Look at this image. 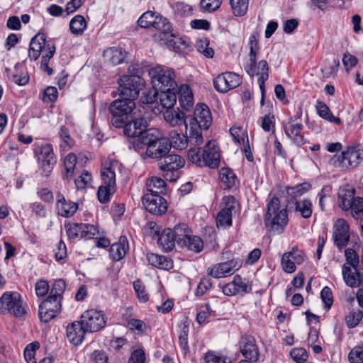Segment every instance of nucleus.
I'll list each match as a JSON object with an SVG mask.
<instances>
[{
  "instance_id": "obj_55",
  "label": "nucleus",
  "mask_w": 363,
  "mask_h": 363,
  "mask_svg": "<svg viewBox=\"0 0 363 363\" xmlns=\"http://www.w3.org/2000/svg\"><path fill=\"white\" fill-rule=\"evenodd\" d=\"M222 4V0H201L200 8L204 12H213L218 9Z\"/></svg>"
},
{
  "instance_id": "obj_4",
  "label": "nucleus",
  "mask_w": 363,
  "mask_h": 363,
  "mask_svg": "<svg viewBox=\"0 0 363 363\" xmlns=\"http://www.w3.org/2000/svg\"><path fill=\"white\" fill-rule=\"evenodd\" d=\"M135 108V101L131 99L121 97L112 101L108 106L112 125L116 128H121L128 118H131V113Z\"/></svg>"
},
{
  "instance_id": "obj_61",
  "label": "nucleus",
  "mask_w": 363,
  "mask_h": 363,
  "mask_svg": "<svg viewBox=\"0 0 363 363\" xmlns=\"http://www.w3.org/2000/svg\"><path fill=\"white\" fill-rule=\"evenodd\" d=\"M320 298L324 303V308L329 310L333 303L332 290L328 286H325L320 291Z\"/></svg>"
},
{
  "instance_id": "obj_56",
  "label": "nucleus",
  "mask_w": 363,
  "mask_h": 363,
  "mask_svg": "<svg viewBox=\"0 0 363 363\" xmlns=\"http://www.w3.org/2000/svg\"><path fill=\"white\" fill-rule=\"evenodd\" d=\"M159 97L160 91L153 88V89L143 92L140 101L143 104H152L157 102Z\"/></svg>"
},
{
  "instance_id": "obj_7",
  "label": "nucleus",
  "mask_w": 363,
  "mask_h": 363,
  "mask_svg": "<svg viewBox=\"0 0 363 363\" xmlns=\"http://www.w3.org/2000/svg\"><path fill=\"white\" fill-rule=\"evenodd\" d=\"M145 80L137 74H126L118 79L120 97H125L135 101L140 91L145 86Z\"/></svg>"
},
{
  "instance_id": "obj_30",
  "label": "nucleus",
  "mask_w": 363,
  "mask_h": 363,
  "mask_svg": "<svg viewBox=\"0 0 363 363\" xmlns=\"http://www.w3.org/2000/svg\"><path fill=\"white\" fill-rule=\"evenodd\" d=\"M311 189V184L308 182H303L294 186H286V192L290 197V199L288 200V205H291V203H292V201H298V198L306 194Z\"/></svg>"
},
{
  "instance_id": "obj_27",
  "label": "nucleus",
  "mask_w": 363,
  "mask_h": 363,
  "mask_svg": "<svg viewBox=\"0 0 363 363\" xmlns=\"http://www.w3.org/2000/svg\"><path fill=\"white\" fill-rule=\"evenodd\" d=\"M56 209L58 215L65 218H69L77 212L78 204L75 202L67 201L64 196H62L56 203Z\"/></svg>"
},
{
  "instance_id": "obj_14",
  "label": "nucleus",
  "mask_w": 363,
  "mask_h": 363,
  "mask_svg": "<svg viewBox=\"0 0 363 363\" xmlns=\"http://www.w3.org/2000/svg\"><path fill=\"white\" fill-rule=\"evenodd\" d=\"M145 208L150 213L157 216L164 214L167 211V203L161 194L147 193L142 198Z\"/></svg>"
},
{
  "instance_id": "obj_18",
  "label": "nucleus",
  "mask_w": 363,
  "mask_h": 363,
  "mask_svg": "<svg viewBox=\"0 0 363 363\" xmlns=\"http://www.w3.org/2000/svg\"><path fill=\"white\" fill-rule=\"evenodd\" d=\"M38 154V160L42 162L41 174L43 177H48L50 176L57 163V159L55 156L52 146L50 144L43 145Z\"/></svg>"
},
{
  "instance_id": "obj_36",
  "label": "nucleus",
  "mask_w": 363,
  "mask_h": 363,
  "mask_svg": "<svg viewBox=\"0 0 363 363\" xmlns=\"http://www.w3.org/2000/svg\"><path fill=\"white\" fill-rule=\"evenodd\" d=\"M167 138L170 143V148L172 147L177 150H184L188 146L189 143L190 144L189 136L186 137L176 130L171 131Z\"/></svg>"
},
{
  "instance_id": "obj_17",
  "label": "nucleus",
  "mask_w": 363,
  "mask_h": 363,
  "mask_svg": "<svg viewBox=\"0 0 363 363\" xmlns=\"http://www.w3.org/2000/svg\"><path fill=\"white\" fill-rule=\"evenodd\" d=\"M333 238L335 245L340 250L345 248L350 239V225L343 218H339L334 225Z\"/></svg>"
},
{
  "instance_id": "obj_33",
  "label": "nucleus",
  "mask_w": 363,
  "mask_h": 363,
  "mask_svg": "<svg viewBox=\"0 0 363 363\" xmlns=\"http://www.w3.org/2000/svg\"><path fill=\"white\" fill-rule=\"evenodd\" d=\"M355 190L353 188L340 189L338 193L339 206L345 211L352 208V200L354 197Z\"/></svg>"
},
{
  "instance_id": "obj_22",
  "label": "nucleus",
  "mask_w": 363,
  "mask_h": 363,
  "mask_svg": "<svg viewBox=\"0 0 363 363\" xmlns=\"http://www.w3.org/2000/svg\"><path fill=\"white\" fill-rule=\"evenodd\" d=\"M203 165L216 168L220 164V154L214 143L208 141L202 150Z\"/></svg>"
},
{
  "instance_id": "obj_45",
  "label": "nucleus",
  "mask_w": 363,
  "mask_h": 363,
  "mask_svg": "<svg viewBox=\"0 0 363 363\" xmlns=\"http://www.w3.org/2000/svg\"><path fill=\"white\" fill-rule=\"evenodd\" d=\"M77 164V156L74 153H69L64 160L65 174L63 178L67 181L71 180Z\"/></svg>"
},
{
  "instance_id": "obj_31",
  "label": "nucleus",
  "mask_w": 363,
  "mask_h": 363,
  "mask_svg": "<svg viewBox=\"0 0 363 363\" xmlns=\"http://www.w3.org/2000/svg\"><path fill=\"white\" fill-rule=\"evenodd\" d=\"M219 177L223 184L224 189H230L239 184V180L236 174L228 167H222L220 169Z\"/></svg>"
},
{
  "instance_id": "obj_58",
  "label": "nucleus",
  "mask_w": 363,
  "mask_h": 363,
  "mask_svg": "<svg viewBox=\"0 0 363 363\" xmlns=\"http://www.w3.org/2000/svg\"><path fill=\"white\" fill-rule=\"evenodd\" d=\"M363 316V313L360 311H352L345 317V322L348 328H353L356 327Z\"/></svg>"
},
{
  "instance_id": "obj_5",
  "label": "nucleus",
  "mask_w": 363,
  "mask_h": 363,
  "mask_svg": "<svg viewBox=\"0 0 363 363\" xmlns=\"http://www.w3.org/2000/svg\"><path fill=\"white\" fill-rule=\"evenodd\" d=\"M147 125L148 123L144 118L140 117L135 119L128 118V120L121 128L125 136L133 138L132 145L136 150H141L145 137L147 135V133L149 132Z\"/></svg>"
},
{
  "instance_id": "obj_60",
  "label": "nucleus",
  "mask_w": 363,
  "mask_h": 363,
  "mask_svg": "<svg viewBox=\"0 0 363 363\" xmlns=\"http://www.w3.org/2000/svg\"><path fill=\"white\" fill-rule=\"evenodd\" d=\"M290 355L296 363H304L306 362L308 354L303 348H294L290 352Z\"/></svg>"
},
{
  "instance_id": "obj_41",
  "label": "nucleus",
  "mask_w": 363,
  "mask_h": 363,
  "mask_svg": "<svg viewBox=\"0 0 363 363\" xmlns=\"http://www.w3.org/2000/svg\"><path fill=\"white\" fill-rule=\"evenodd\" d=\"M147 193L164 194L167 191V184L164 179L158 177H152L147 184Z\"/></svg>"
},
{
  "instance_id": "obj_26",
  "label": "nucleus",
  "mask_w": 363,
  "mask_h": 363,
  "mask_svg": "<svg viewBox=\"0 0 363 363\" xmlns=\"http://www.w3.org/2000/svg\"><path fill=\"white\" fill-rule=\"evenodd\" d=\"M194 115L198 118L200 123V128L203 130H208L212 123L211 113L207 105L199 104L194 108Z\"/></svg>"
},
{
  "instance_id": "obj_25",
  "label": "nucleus",
  "mask_w": 363,
  "mask_h": 363,
  "mask_svg": "<svg viewBox=\"0 0 363 363\" xmlns=\"http://www.w3.org/2000/svg\"><path fill=\"white\" fill-rule=\"evenodd\" d=\"M5 73L9 79H11L18 85L24 86L29 82L28 72L20 63L15 65L13 71L9 68H5Z\"/></svg>"
},
{
  "instance_id": "obj_47",
  "label": "nucleus",
  "mask_w": 363,
  "mask_h": 363,
  "mask_svg": "<svg viewBox=\"0 0 363 363\" xmlns=\"http://www.w3.org/2000/svg\"><path fill=\"white\" fill-rule=\"evenodd\" d=\"M348 150L342 152L340 155H333L329 161V164L332 166L336 167H340L342 169H349L350 168V164H347L349 162L348 157L349 155Z\"/></svg>"
},
{
  "instance_id": "obj_34",
  "label": "nucleus",
  "mask_w": 363,
  "mask_h": 363,
  "mask_svg": "<svg viewBox=\"0 0 363 363\" xmlns=\"http://www.w3.org/2000/svg\"><path fill=\"white\" fill-rule=\"evenodd\" d=\"M179 94L178 99L181 107L188 111L193 106V94L189 86L187 85H182L177 91Z\"/></svg>"
},
{
  "instance_id": "obj_12",
  "label": "nucleus",
  "mask_w": 363,
  "mask_h": 363,
  "mask_svg": "<svg viewBox=\"0 0 363 363\" xmlns=\"http://www.w3.org/2000/svg\"><path fill=\"white\" fill-rule=\"evenodd\" d=\"M81 322L88 333H93L101 330L106 325L104 314L95 309L86 310L80 316Z\"/></svg>"
},
{
  "instance_id": "obj_63",
  "label": "nucleus",
  "mask_w": 363,
  "mask_h": 363,
  "mask_svg": "<svg viewBox=\"0 0 363 363\" xmlns=\"http://www.w3.org/2000/svg\"><path fill=\"white\" fill-rule=\"evenodd\" d=\"M352 216L354 218H358L359 214L363 213V197H354L352 203Z\"/></svg>"
},
{
  "instance_id": "obj_53",
  "label": "nucleus",
  "mask_w": 363,
  "mask_h": 363,
  "mask_svg": "<svg viewBox=\"0 0 363 363\" xmlns=\"http://www.w3.org/2000/svg\"><path fill=\"white\" fill-rule=\"evenodd\" d=\"M345 257L346 259V264L350 268L355 269L358 267L359 263V257L357 252L352 249L347 248L345 251Z\"/></svg>"
},
{
  "instance_id": "obj_38",
  "label": "nucleus",
  "mask_w": 363,
  "mask_h": 363,
  "mask_svg": "<svg viewBox=\"0 0 363 363\" xmlns=\"http://www.w3.org/2000/svg\"><path fill=\"white\" fill-rule=\"evenodd\" d=\"M177 88L176 89L160 91L159 100L160 105L167 109L172 108L177 102Z\"/></svg>"
},
{
  "instance_id": "obj_49",
  "label": "nucleus",
  "mask_w": 363,
  "mask_h": 363,
  "mask_svg": "<svg viewBox=\"0 0 363 363\" xmlns=\"http://www.w3.org/2000/svg\"><path fill=\"white\" fill-rule=\"evenodd\" d=\"M174 14L177 17H188L192 14L191 6L184 2H176L172 6Z\"/></svg>"
},
{
  "instance_id": "obj_54",
  "label": "nucleus",
  "mask_w": 363,
  "mask_h": 363,
  "mask_svg": "<svg viewBox=\"0 0 363 363\" xmlns=\"http://www.w3.org/2000/svg\"><path fill=\"white\" fill-rule=\"evenodd\" d=\"M292 252H285L281 257V266L283 270L286 273H293L296 271V265L291 257Z\"/></svg>"
},
{
  "instance_id": "obj_3",
  "label": "nucleus",
  "mask_w": 363,
  "mask_h": 363,
  "mask_svg": "<svg viewBox=\"0 0 363 363\" xmlns=\"http://www.w3.org/2000/svg\"><path fill=\"white\" fill-rule=\"evenodd\" d=\"M147 135L145 137L141 150L146 148V155L152 159H162L170 150L169 139L163 137L162 133L156 128H149Z\"/></svg>"
},
{
  "instance_id": "obj_1",
  "label": "nucleus",
  "mask_w": 363,
  "mask_h": 363,
  "mask_svg": "<svg viewBox=\"0 0 363 363\" xmlns=\"http://www.w3.org/2000/svg\"><path fill=\"white\" fill-rule=\"evenodd\" d=\"M56 51L55 44L51 41H47L45 33L39 32L32 38L28 50V57L30 60H36L42 52L41 68L50 76L53 74V69L48 66L50 60L53 57Z\"/></svg>"
},
{
  "instance_id": "obj_51",
  "label": "nucleus",
  "mask_w": 363,
  "mask_h": 363,
  "mask_svg": "<svg viewBox=\"0 0 363 363\" xmlns=\"http://www.w3.org/2000/svg\"><path fill=\"white\" fill-rule=\"evenodd\" d=\"M232 213L220 210L216 217L217 226L226 228L232 225Z\"/></svg>"
},
{
  "instance_id": "obj_15",
  "label": "nucleus",
  "mask_w": 363,
  "mask_h": 363,
  "mask_svg": "<svg viewBox=\"0 0 363 363\" xmlns=\"http://www.w3.org/2000/svg\"><path fill=\"white\" fill-rule=\"evenodd\" d=\"M242 82L240 75L235 72H226L218 75L213 79L214 88L220 93H226L238 87Z\"/></svg>"
},
{
  "instance_id": "obj_19",
  "label": "nucleus",
  "mask_w": 363,
  "mask_h": 363,
  "mask_svg": "<svg viewBox=\"0 0 363 363\" xmlns=\"http://www.w3.org/2000/svg\"><path fill=\"white\" fill-rule=\"evenodd\" d=\"M240 352L242 356L250 361H257L259 355V348L254 336L242 335L239 341Z\"/></svg>"
},
{
  "instance_id": "obj_62",
  "label": "nucleus",
  "mask_w": 363,
  "mask_h": 363,
  "mask_svg": "<svg viewBox=\"0 0 363 363\" xmlns=\"http://www.w3.org/2000/svg\"><path fill=\"white\" fill-rule=\"evenodd\" d=\"M66 288L65 281L63 279L55 280L52 284L50 295L57 296L62 300V294Z\"/></svg>"
},
{
  "instance_id": "obj_37",
  "label": "nucleus",
  "mask_w": 363,
  "mask_h": 363,
  "mask_svg": "<svg viewBox=\"0 0 363 363\" xmlns=\"http://www.w3.org/2000/svg\"><path fill=\"white\" fill-rule=\"evenodd\" d=\"M157 243L162 246L166 251H171L177 240L174 239V233L171 228H167L162 230L160 235H158Z\"/></svg>"
},
{
  "instance_id": "obj_23",
  "label": "nucleus",
  "mask_w": 363,
  "mask_h": 363,
  "mask_svg": "<svg viewBox=\"0 0 363 363\" xmlns=\"http://www.w3.org/2000/svg\"><path fill=\"white\" fill-rule=\"evenodd\" d=\"M283 129L286 136L296 146L301 147L306 143V140L301 133V132L303 129V125L302 123H283Z\"/></svg>"
},
{
  "instance_id": "obj_32",
  "label": "nucleus",
  "mask_w": 363,
  "mask_h": 363,
  "mask_svg": "<svg viewBox=\"0 0 363 363\" xmlns=\"http://www.w3.org/2000/svg\"><path fill=\"white\" fill-rule=\"evenodd\" d=\"M289 206V209H294L296 212H299L303 218H309L313 213V204L311 200L303 199V201H292Z\"/></svg>"
},
{
  "instance_id": "obj_44",
  "label": "nucleus",
  "mask_w": 363,
  "mask_h": 363,
  "mask_svg": "<svg viewBox=\"0 0 363 363\" xmlns=\"http://www.w3.org/2000/svg\"><path fill=\"white\" fill-rule=\"evenodd\" d=\"M180 246L186 247L189 250L198 253L202 251L203 242L199 236L190 235L188 238H186V241L183 242Z\"/></svg>"
},
{
  "instance_id": "obj_9",
  "label": "nucleus",
  "mask_w": 363,
  "mask_h": 363,
  "mask_svg": "<svg viewBox=\"0 0 363 363\" xmlns=\"http://www.w3.org/2000/svg\"><path fill=\"white\" fill-rule=\"evenodd\" d=\"M102 184L97 191V197L101 203H107L116 191V174L111 166L104 167L101 170Z\"/></svg>"
},
{
  "instance_id": "obj_48",
  "label": "nucleus",
  "mask_w": 363,
  "mask_h": 363,
  "mask_svg": "<svg viewBox=\"0 0 363 363\" xmlns=\"http://www.w3.org/2000/svg\"><path fill=\"white\" fill-rule=\"evenodd\" d=\"M256 69H257V71H256V75L259 77L257 82L259 86H262L269 78V67L267 62L264 60H260L258 64H257Z\"/></svg>"
},
{
  "instance_id": "obj_59",
  "label": "nucleus",
  "mask_w": 363,
  "mask_h": 363,
  "mask_svg": "<svg viewBox=\"0 0 363 363\" xmlns=\"http://www.w3.org/2000/svg\"><path fill=\"white\" fill-rule=\"evenodd\" d=\"M259 33L257 31L253 32L249 38L250 43V53L249 56L257 57V55L260 49L259 45Z\"/></svg>"
},
{
  "instance_id": "obj_39",
  "label": "nucleus",
  "mask_w": 363,
  "mask_h": 363,
  "mask_svg": "<svg viewBox=\"0 0 363 363\" xmlns=\"http://www.w3.org/2000/svg\"><path fill=\"white\" fill-rule=\"evenodd\" d=\"M166 122L172 126L179 125L183 123L184 113L180 110L174 111L171 108L167 109L163 113Z\"/></svg>"
},
{
  "instance_id": "obj_24",
  "label": "nucleus",
  "mask_w": 363,
  "mask_h": 363,
  "mask_svg": "<svg viewBox=\"0 0 363 363\" xmlns=\"http://www.w3.org/2000/svg\"><path fill=\"white\" fill-rule=\"evenodd\" d=\"M352 271L350 267L344 264L342 267L343 279L345 284L352 288H356L363 284V274H362L357 267Z\"/></svg>"
},
{
  "instance_id": "obj_8",
  "label": "nucleus",
  "mask_w": 363,
  "mask_h": 363,
  "mask_svg": "<svg viewBox=\"0 0 363 363\" xmlns=\"http://www.w3.org/2000/svg\"><path fill=\"white\" fill-rule=\"evenodd\" d=\"M149 74L151 77L152 87L156 90L176 89L177 87L173 69H164L157 66L152 68Z\"/></svg>"
},
{
  "instance_id": "obj_10",
  "label": "nucleus",
  "mask_w": 363,
  "mask_h": 363,
  "mask_svg": "<svg viewBox=\"0 0 363 363\" xmlns=\"http://www.w3.org/2000/svg\"><path fill=\"white\" fill-rule=\"evenodd\" d=\"M184 160L177 154H167L160 159L158 165L160 170L164 172V177L167 180L175 182L179 178L178 170L184 167Z\"/></svg>"
},
{
  "instance_id": "obj_64",
  "label": "nucleus",
  "mask_w": 363,
  "mask_h": 363,
  "mask_svg": "<svg viewBox=\"0 0 363 363\" xmlns=\"http://www.w3.org/2000/svg\"><path fill=\"white\" fill-rule=\"evenodd\" d=\"M350 363H363V346L354 347L348 354Z\"/></svg>"
},
{
  "instance_id": "obj_35",
  "label": "nucleus",
  "mask_w": 363,
  "mask_h": 363,
  "mask_svg": "<svg viewBox=\"0 0 363 363\" xmlns=\"http://www.w3.org/2000/svg\"><path fill=\"white\" fill-rule=\"evenodd\" d=\"M103 55L106 60L113 65L121 64L125 58V53L122 49L115 47L106 49Z\"/></svg>"
},
{
  "instance_id": "obj_29",
  "label": "nucleus",
  "mask_w": 363,
  "mask_h": 363,
  "mask_svg": "<svg viewBox=\"0 0 363 363\" xmlns=\"http://www.w3.org/2000/svg\"><path fill=\"white\" fill-rule=\"evenodd\" d=\"M129 249L128 242L125 236H121L118 242L113 244L110 247V255L115 261L123 258Z\"/></svg>"
},
{
  "instance_id": "obj_43",
  "label": "nucleus",
  "mask_w": 363,
  "mask_h": 363,
  "mask_svg": "<svg viewBox=\"0 0 363 363\" xmlns=\"http://www.w3.org/2000/svg\"><path fill=\"white\" fill-rule=\"evenodd\" d=\"M70 31L74 35L82 34L86 28V22L84 16L77 15L69 22Z\"/></svg>"
},
{
  "instance_id": "obj_28",
  "label": "nucleus",
  "mask_w": 363,
  "mask_h": 363,
  "mask_svg": "<svg viewBox=\"0 0 363 363\" xmlns=\"http://www.w3.org/2000/svg\"><path fill=\"white\" fill-rule=\"evenodd\" d=\"M146 259L150 264L158 269L169 270L173 268L172 260L166 256L147 252Z\"/></svg>"
},
{
  "instance_id": "obj_6",
  "label": "nucleus",
  "mask_w": 363,
  "mask_h": 363,
  "mask_svg": "<svg viewBox=\"0 0 363 363\" xmlns=\"http://www.w3.org/2000/svg\"><path fill=\"white\" fill-rule=\"evenodd\" d=\"M138 24L140 27L147 28L152 27L161 31L160 35H170L172 34V26L168 19L161 14L148 11L141 15L138 20Z\"/></svg>"
},
{
  "instance_id": "obj_20",
  "label": "nucleus",
  "mask_w": 363,
  "mask_h": 363,
  "mask_svg": "<svg viewBox=\"0 0 363 363\" xmlns=\"http://www.w3.org/2000/svg\"><path fill=\"white\" fill-rule=\"evenodd\" d=\"M183 123L185 125L186 129L189 130V140L190 144L194 142L195 145H201L203 142V135L201 134L200 123L196 116H188L184 118Z\"/></svg>"
},
{
  "instance_id": "obj_50",
  "label": "nucleus",
  "mask_w": 363,
  "mask_h": 363,
  "mask_svg": "<svg viewBox=\"0 0 363 363\" xmlns=\"http://www.w3.org/2000/svg\"><path fill=\"white\" fill-rule=\"evenodd\" d=\"M230 4L235 16H243L247 11L249 0H230Z\"/></svg>"
},
{
  "instance_id": "obj_13",
  "label": "nucleus",
  "mask_w": 363,
  "mask_h": 363,
  "mask_svg": "<svg viewBox=\"0 0 363 363\" xmlns=\"http://www.w3.org/2000/svg\"><path fill=\"white\" fill-rule=\"evenodd\" d=\"M62 300L53 295L44 300L39 306L38 315L41 321L48 323L60 312Z\"/></svg>"
},
{
  "instance_id": "obj_2",
  "label": "nucleus",
  "mask_w": 363,
  "mask_h": 363,
  "mask_svg": "<svg viewBox=\"0 0 363 363\" xmlns=\"http://www.w3.org/2000/svg\"><path fill=\"white\" fill-rule=\"evenodd\" d=\"M289 222L287 206L281 208L280 200L273 196L267 204L264 223L267 228L274 234H281Z\"/></svg>"
},
{
  "instance_id": "obj_21",
  "label": "nucleus",
  "mask_w": 363,
  "mask_h": 363,
  "mask_svg": "<svg viewBox=\"0 0 363 363\" xmlns=\"http://www.w3.org/2000/svg\"><path fill=\"white\" fill-rule=\"evenodd\" d=\"M86 333L88 332L80 320L69 323L66 328L67 338L74 346L82 345Z\"/></svg>"
},
{
  "instance_id": "obj_46",
  "label": "nucleus",
  "mask_w": 363,
  "mask_h": 363,
  "mask_svg": "<svg viewBox=\"0 0 363 363\" xmlns=\"http://www.w3.org/2000/svg\"><path fill=\"white\" fill-rule=\"evenodd\" d=\"M190 145H194V147H191L188 151V160L197 166L202 167L203 165V159L202 150L198 147L199 145H195L194 141Z\"/></svg>"
},
{
  "instance_id": "obj_40",
  "label": "nucleus",
  "mask_w": 363,
  "mask_h": 363,
  "mask_svg": "<svg viewBox=\"0 0 363 363\" xmlns=\"http://www.w3.org/2000/svg\"><path fill=\"white\" fill-rule=\"evenodd\" d=\"M172 34L173 36H170L169 35H162V38L165 39L166 43L169 48L177 52L185 49L189 46V43L184 38H177L174 33H172Z\"/></svg>"
},
{
  "instance_id": "obj_11",
  "label": "nucleus",
  "mask_w": 363,
  "mask_h": 363,
  "mask_svg": "<svg viewBox=\"0 0 363 363\" xmlns=\"http://www.w3.org/2000/svg\"><path fill=\"white\" fill-rule=\"evenodd\" d=\"M0 311L3 313H10L16 317H22L26 313L21 295L16 291H6L0 298Z\"/></svg>"
},
{
  "instance_id": "obj_16",
  "label": "nucleus",
  "mask_w": 363,
  "mask_h": 363,
  "mask_svg": "<svg viewBox=\"0 0 363 363\" xmlns=\"http://www.w3.org/2000/svg\"><path fill=\"white\" fill-rule=\"evenodd\" d=\"M241 264L242 262L240 259H231L216 264L208 268V274L215 279L226 277L233 274L241 267Z\"/></svg>"
},
{
  "instance_id": "obj_52",
  "label": "nucleus",
  "mask_w": 363,
  "mask_h": 363,
  "mask_svg": "<svg viewBox=\"0 0 363 363\" xmlns=\"http://www.w3.org/2000/svg\"><path fill=\"white\" fill-rule=\"evenodd\" d=\"M196 49L198 52L208 58H212L214 55V50L212 48L209 47V40L206 38L197 41Z\"/></svg>"
},
{
  "instance_id": "obj_57",
  "label": "nucleus",
  "mask_w": 363,
  "mask_h": 363,
  "mask_svg": "<svg viewBox=\"0 0 363 363\" xmlns=\"http://www.w3.org/2000/svg\"><path fill=\"white\" fill-rule=\"evenodd\" d=\"M91 179V174L87 171H83L81 175L74 180L76 188L78 190L85 189Z\"/></svg>"
},
{
  "instance_id": "obj_42",
  "label": "nucleus",
  "mask_w": 363,
  "mask_h": 363,
  "mask_svg": "<svg viewBox=\"0 0 363 363\" xmlns=\"http://www.w3.org/2000/svg\"><path fill=\"white\" fill-rule=\"evenodd\" d=\"M172 232L174 233V239L179 245L185 242L186 238H188L191 233V230L186 223L176 225L174 229H172Z\"/></svg>"
}]
</instances>
